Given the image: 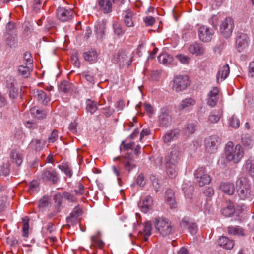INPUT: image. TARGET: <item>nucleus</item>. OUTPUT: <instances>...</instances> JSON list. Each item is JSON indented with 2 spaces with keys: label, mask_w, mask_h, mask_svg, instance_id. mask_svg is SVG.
<instances>
[{
  "label": "nucleus",
  "mask_w": 254,
  "mask_h": 254,
  "mask_svg": "<svg viewBox=\"0 0 254 254\" xmlns=\"http://www.w3.org/2000/svg\"><path fill=\"white\" fill-rule=\"evenodd\" d=\"M244 152L240 144L235 146L231 141H229L225 146L224 154L222 155L218 160V165L222 168H225L228 162L238 163L243 158Z\"/></svg>",
  "instance_id": "obj_1"
},
{
  "label": "nucleus",
  "mask_w": 254,
  "mask_h": 254,
  "mask_svg": "<svg viewBox=\"0 0 254 254\" xmlns=\"http://www.w3.org/2000/svg\"><path fill=\"white\" fill-rule=\"evenodd\" d=\"M237 193L241 200H246L251 196V189L249 179L245 177L239 178L236 182Z\"/></svg>",
  "instance_id": "obj_2"
},
{
  "label": "nucleus",
  "mask_w": 254,
  "mask_h": 254,
  "mask_svg": "<svg viewBox=\"0 0 254 254\" xmlns=\"http://www.w3.org/2000/svg\"><path fill=\"white\" fill-rule=\"evenodd\" d=\"M154 224L155 228L163 236L169 235L172 232V227L170 222L164 218H156Z\"/></svg>",
  "instance_id": "obj_3"
},
{
  "label": "nucleus",
  "mask_w": 254,
  "mask_h": 254,
  "mask_svg": "<svg viewBox=\"0 0 254 254\" xmlns=\"http://www.w3.org/2000/svg\"><path fill=\"white\" fill-rule=\"evenodd\" d=\"M190 84L189 77L187 75H178L174 77L172 89L174 91L180 92L186 90Z\"/></svg>",
  "instance_id": "obj_4"
},
{
  "label": "nucleus",
  "mask_w": 254,
  "mask_h": 254,
  "mask_svg": "<svg viewBox=\"0 0 254 254\" xmlns=\"http://www.w3.org/2000/svg\"><path fill=\"white\" fill-rule=\"evenodd\" d=\"M39 178L45 182H50L53 184L59 181V176L56 170L52 167L44 169L39 176Z\"/></svg>",
  "instance_id": "obj_5"
},
{
  "label": "nucleus",
  "mask_w": 254,
  "mask_h": 254,
  "mask_svg": "<svg viewBox=\"0 0 254 254\" xmlns=\"http://www.w3.org/2000/svg\"><path fill=\"white\" fill-rule=\"evenodd\" d=\"M214 34V29L207 26H201L198 29L199 39L203 42L207 43L211 41Z\"/></svg>",
  "instance_id": "obj_6"
},
{
  "label": "nucleus",
  "mask_w": 254,
  "mask_h": 254,
  "mask_svg": "<svg viewBox=\"0 0 254 254\" xmlns=\"http://www.w3.org/2000/svg\"><path fill=\"white\" fill-rule=\"evenodd\" d=\"M219 144V138L216 135L209 136L205 139L206 150L211 153L216 152Z\"/></svg>",
  "instance_id": "obj_7"
},
{
  "label": "nucleus",
  "mask_w": 254,
  "mask_h": 254,
  "mask_svg": "<svg viewBox=\"0 0 254 254\" xmlns=\"http://www.w3.org/2000/svg\"><path fill=\"white\" fill-rule=\"evenodd\" d=\"M181 157V153L178 146L173 147L165 158L166 164L177 165Z\"/></svg>",
  "instance_id": "obj_8"
},
{
  "label": "nucleus",
  "mask_w": 254,
  "mask_h": 254,
  "mask_svg": "<svg viewBox=\"0 0 254 254\" xmlns=\"http://www.w3.org/2000/svg\"><path fill=\"white\" fill-rule=\"evenodd\" d=\"M194 175L196 181L200 186H203L208 184L211 181L210 176L205 171V168L200 167L195 172Z\"/></svg>",
  "instance_id": "obj_9"
},
{
  "label": "nucleus",
  "mask_w": 254,
  "mask_h": 254,
  "mask_svg": "<svg viewBox=\"0 0 254 254\" xmlns=\"http://www.w3.org/2000/svg\"><path fill=\"white\" fill-rule=\"evenodd\" d=\"M234 26L232 19L230 17L226 18L220 25V32L224 37H229L232 34Z\"/></svg>",
  "instance_id": "obj_10"
},
{
  "label": "nucleus",
  "mask_w": 254,
  "mask_h": 254,
  "mask_svg": "<svg viewBox=\"0 0 254 254\" xmlns=\"http://www.w3.org/2000/svg\"><path fill=\"white\" fill-rule=\"evenodd\" d=\"M249 43V39L246 34L238 33L236 39V48L238 51L241 52L246 49Z\"/></svg>",
  "instance_id": "obj_11"
},
{
  "label": "nucleus",
  "mask_w": 254,
  "mask_h": 254,
  "mask_svg": "<svg viewBox=\"0 0 254 254\" xmlns=\"http://www.w3.org/2000/svg\"><path fill=\"white\" fill-rule=\"evenodd\" d=\"M116 61L120 65L127 66L130 65L132 63L131 57L129 53L126 51H119Z\"/></svg>",
  "instance_id": "obj_12"
},
{
  "label": "nucleus",
  "mask_w": 254,
  "mask_h": 254,
  "mask_svg": "<svg viewBox=\"0 0 254 254\" xmlns=\"http://www.w3.org/2000/svg\"><path fill=\"white\" fill-rule=\"evenodd\" d=\"M96 6L99 11L104 14H109L113 11L111 0H97Z\"/></svg>",
  "instance_id": "obj_13"
},
{
  "label": "nucleus",
  "mask_w": 254,
  "mask_h": 254,
  "mask_svg": "<svg viewBox=\"0 0 254 254\" xmlns=\"http://www.w3.org/2000/svg\"><path fill=\"white\" fill-rule=\"evenodd\" d=\"M73 12L71 9L59 7L57 9L56 15L58 19L62 22L69 21L73 18Z\"/></svg>",
  "instance_id": "obj_14"
},
{
  "label": "nucleus",
  "mask_w": 254,
  "mask_h": 254,
  "mask_svg": "<svg viewBox=\"0 0 254 254\" xmlns=\"http://www.w3.org/2000/svg\"><path fill=\"white\" fill-rule=\"evenodd\" d=\"M172 118L169 110L166 108H161L158 116V123L161 127H167L171 124Z\"/></svg>",
  "instance_id": "obj_15"
},
{
  "label": "nucleus",
  "mask_w": 254,
  "mask_h": 254,
  "mask_svg": "<svg viewBox=\"0 0 254 254\" xmlns=\"http://www.w3.org/2000/svg\"><path fill=\"white\" fill-rule=\"evenodd\" d=\"M188 50L190 53L197 56L203 55L205 51L203 45L197 42H194L190 44Z\"/></svg>",
  "instance_id": "obj_16"
},
{
  "label": "nucleus",
  "mask_w": 254,
  "mask_h": 254,
  "mask_svg": "<svg viewBox=\"0 0 254 254\" xmlns=\"http://www.w3.org/2000/svg\"><path fill=\"white\" fill-rule=\"evenodd\" d=\"M219 89L217 87H214L208 93L206 101L207 104L211 107H214L217 102L218 98Z\"/></svg>",
  "instance_id": "obj_17"
},
{
  "label": "nucleus",
  "mask_w": 254,
  "mask_h": 254,
  "mask_svg": "<svg viewBox=\"0 0 254 254\" xmlns=\"http://www.w3.org/2000/svg\"><path fill=\"white\" fill-rule=\"evenodd\" d=\"M106 22L103 20L98 21L95 26L97 37L99 39H103L105 35Z\"/></svg>",
  "instance_id": "obj_18"
},
{
  "label": "nucleus",
  "mask_w": 254,
  "mask_h": 254,
  "mask_svg": "<svg viewBox=\"0 0 254 254\" xmlns=\"http://www.w3.org/2000/svg\"><path fill=\"white\" fill-rule=\"evenodd\" d=\"M196 101L192 98H185L180 102L178 106L179 110H189L195 105Z\"/></svg>",
  "instance_id": "obj_19"
},
{
  "label": "nucleus",
  "mask_w": 254,
  "mask_h": 254,
  "mask_svg": "<svg viewBox=\"0 0 254 254\" xmlns=\"http://www.w3.org/2000/svg\"><path fill=\"white\" fill-rule=\"evenodd\" d=\"M181 227L184 229H188L191 234H194L196 233L197 226L194 223L190 222L187 218H184L180 222Z\"/></svg>",
  "instance_id": "obj_20"
},
{
  "label": "nucleus",
  "mask_w": 254,
  "mask_h": 254,
  "mask_svg": "<svg viewBox=\"0 0 254 254\" xmlns=\"http://www.w3.org/2000/svg\"><path fill=\"white\" fill-rule=\"evenodd\" d=\"M180 135V130L178 129H174L168 131L163 136V140L165 143H168L175 139H176Z\"/></svg>",
  "instance_id": "obj_21"
},
{
  "label": "nucleus",
  "mask_w": 254,
  "mask_h": 254,
  "mask_svg": "<svg viewBox=\"0 0 254 254\" xmlns=\"http://www.w3.org/2000/svg\"><path fill=\"white\" fill-rule=\"evenodd\" d=\"M218 244L225 249L230 250L234 247V243L228 237L222 236L219 239Z\"/></svg>",
  "instance_id": "obj_22"
},
{
  "label": "nucleus",
  "mask_w": 254,
  "mask_h": 254,
  "mask_svg": "<svg viewBox=\"0 0 254 254\" xmlns=\"http://www.w3.org/2000/svg\"><path fill=\"white\" fill-rule=\"evenodd\" d=\"M230 72L229 66L228 64L223 65L219 70L217 74V80L218 82L225 79L228 76Z\"/></svg>",
  "instance_id": "obj_23"
},
{
  "label": "nucleus",
  "mask_w": 254,
  "mask_h": 254,
  "mask_svg": "<svg viewBox=\"0 0 254 254\" xmlns=\"http://www.w3.org/2000/svg\"><path fill=\"white\" fill-rule=\"evenodd\" d=\"M34 96L36 97L39 102L46 105L50 101L49 97L42 90H37L34 92Z\"/></svg>",
  "instance_id": "obj_24"
},
{
  "label": "nucleus",
  "mask_w": 254,
  "mask_h": 254,
  "mask_svg": "<svg viewBox=\"0 0 254 254\" xmlns=\"http://www.w3.org/2000/svg\"><path fill=\"white\" fill-rule=\"evenodd\" d=\"M134 14L130 10H127L125 11L124 21L125 25L128 27H132L134 25Z\"/></svg>",
  "instance_id": "obj_25"
},
{
  "label": "nucleus",
  "mask_w": 254,
  "mask_h": 254,
  "mask_svg": "<svg viewBox=\"0 0 254 254\" xmlns=\"http://www.w3.org/2000/svg\"><path fill=\"white\" fill-rule=\"evenodd\" d=\"M4 43L10 48L16 47L18 43L17 34L4 35Z\"/></svg>",
  "instance_id": "obj_26"
},
{
  "label": "nucleus",
  "mask_w": 254,
  "mask_h": 254,
  "mask_svg": "<svg viewBox=\"0 0 254 254\" xmlns=\"http://www.w3.org/2000/svg\"><path fill=\"white\" fill-rule=\"evenodd\" d=\"M153 204V200L150 196H146L142 199L141 211L146 213L151 208Z\"/></svg>",
  "instance_id": "obj_27"
},
{
  "label": "nucleus",
  "mask_w": 254,
  "mask_h": 254,
  "mask_svg": "<svg viewBox=\"0 0 254 254\" xmlns=\"http://www.w3.org/2000/svg\"><path fill=\"white\" fill-rule=\"evenodd\" d=\"M220 190L224 193L229 195L234 194L235 187L231 183H222L220 185Z\"/></svg>",
  "instance_id": "obj_28"
},
{
  "label": "nucleus",
  "mask_w": 254,
  "mask_h": 254,
  "mask_svg": "<svg viewBox=\"0 0 254 254\" xmlns=\"http://www.w3.org/2000/svg\"><path fill=\"white\" fill-rule=\"evenodd\" d=\"M158 59L159 62L164 65L171 64L174 61L173 56L166 53L160 55Z\"/></svg>",
  "instance_id": "obj_29"
},
{
  "label": "nucleus",
  "mask_w": 254,
  "mask_h": 254,
  "mask_svg": "<svg viewBox=\"0 0 254 254\" xmlns=\"http://www.w3.org/2000/svg\"><path fill=\"white\" fill-rule=\"evenodd\" d=\"M223 114L222 109L212 111L208 117V121L211 123H217L221 118Z\"/></svg>",
  "instance_id": "obj_30"
},
{
  "label": "nucleus",
  "mask_w": 254,
  "mask_h": 254,
  "mask_svg": "<svg viewBox=\"0 0 254 254\" xmlns=\"http://www.w3.org/2000/svg\"><path fill=\"white\" fill-rule=\"evenodd\" d=\"M143 229L142 232H140L143 236L144 241H147L149 236L151 234L152 225L150 222L147 221L143 223Z\"/></svg>",
  "instance_id": "obj_31"
},
{
  "label": "nucleus",
  "mask_w": 254,
  "mask_h": 254,
  "mask_svg": "<svg viewBox=\"0 0 254 254\" xmlns=\"http://www.w3.org/2000/svg\"><path fill=\"white\" fill-rule=\"evenodd\" d=\"M82 210L78 207H75L72 212L70 213V216L66 218L68 223H73L76 221L77 218L81 215Z\"/></svg>",
  "instance_id": "obj_32"
},
{
  "label": "nucleus",
  "mask_w": 254,
  "mask_h": 254,
  "mask_svg": "<svg viewBox=\"0 0 254 254\" xmlns=\"http://www.w3.org/2000/svg\"><path fill=\"white\" fill-rule=\"evenodd\" d=\"M227 231L229 234L232 235L244 236V230L240 226H230L228 227Z\"/></svg>",
  "instance_id": "obj_33"
},
{
  "label": "nucleus",
  "mask_w": 254,
  "mask_h": 254,
  "mask_svg": "<svg viewBox=\"0 0 254 254\" xmlns=\"http://www.w3.org/2000/svg\"><path fill=\"white\" fill-rule=\"evenodd\" d=\"M197 125L195 123H188L186 124L184 127V133L187 135L192 134L196 130Z\"/></svg>",
  "instance_id": "obj_34"
},
{
  "label": "nucleus",
  "mask_w": 254,
  "mask_h": 254,
  "mask_svg": "<svg viewBox=\"0 0 254 254\" xmlns=\"http://www.w3.org/2000/svg\"><path fill=\"white\" fill-rule=\"evenodd\" d=\"M10 157L13 162L15 163L17 166H20L23 161L22 156L16 150H12L10 153Z\"/></svg>",
  "instance_id": "obj_35"
},
{
  "label": "nucleus",
  "mask_w": 254,
  "mask_h": 254,
  "mask_svg": "<svg viewBox=\"0 0 254 254\" xmlns=\"http://www.w3.org/2000/svg\"><path fill=\"white\" fill-rule=\"evenodd\" d=\"M30 112L32 116L38 119H42L46 116V113L44 111L41 110L36 107H33L30 109Z\"/></svg>",
  "instance_id": "obj_36"
},
{
  "label": "nucleus",
  "mask_w": 254,
  "mask_h": 254,
  "mask_svg": "<svg viewBox=\"0 0 254 254\" xmlns=\"http://www.w3.org/2000/svg\"><path fill=\"white\" fill-rule=\"evenodd\" d=\"M246 168L249 174L254 177V157H250L246 162Z\"/></svg>",
  "instance_id": "obj_37"
},
{
  "label": "nucleus",
  "mask_w": 254,
  "mask_h": 254,
  "mask_svg": "<svg viewBox=\"0 0 254 254\" xmlns=\"http://www.w3.org/2000/svg\"><path fill=\"white\" fill-rule=\"evenodd\" d=\"M167 174L170 178H174L177 174V165L166 164Z\"/></svg>",
  "instance_id": "obj_38"
},
{
  "label": "nucleus",
  "mask_w": 254,
  "mask_h": 254,
  "mask_svg": "<svg viewBox=\"0 0 254 254\" xmlns=\"http://www.w3.org/2000/svg\"><path fill=\"white\" fill-rule=\"evenodd\" d=\"M242 142L245 149H249L253 146L254 142L251 137L247 135H244L242 138Z\"/></svg>",
  "instance_id": "obj_39"
},
{
  "label": "nucleus",
  "mask_w": 254,
  "mask_h": 254,
  "mask_svg": "<svg viewBox=\"0 0 254 254\" xmlns=\"http://www.w3.org/2000/svg\"><path fill=\"white\" fill-rule=\"evenodd\" d=\"M84 59L89 62H95L97 59V52L95 50L88 51L84 53Z\"/></svg>",
  "instance_id": "obj_40"
},
{
  "label": "nucleus",
  "mask_w": 254,
  "mask_h": 254,
  "mask_svg": "<svg viewBox=\"0 0 254 254\" xmlns=\"http://www.w3.org/2000/svg\"><path fill=\"white\" fill-rule=\"evenodd\" d=\"M86 110L87 112L93 114L97 110V103L90 99L86 101Z\"/></svg>",
  "instance_id": "obj_41"
},
{
  "label": "nucleus",
  "mask_w": 254,
  "mask_h": 254,
  "mask_svg": "<svg viewBox=\"0 0 254 254\" xmlns=\"http://www.w3.org/2000/svg\"><path fill=\"white\" fill-rule=\"evenodd\" d=\"M60 170L64 172L65 174L69 177L72 176V171L70 167L67 163H62L58 166Z\"/></svg>",
  "instance_id": "obj_42"
},
{
  "label": "nucleus",
  "mask_w": 254,
  "mask_h": 254,
  "mask_svg": "<svg viewBox=\"0 0 254 254\" xmlns=\"http://www.w3.org/2000/svg\"><path fill=\"white\" fill-rule=\"evenodd\" d=\"M9 97L13 100L17 98L19 96V92L18 87L14 83L11 84V86L9 89Z\"/></svg>",
  "instance_id": "obj_43"
},
{
  "label": "nucleus",
  "mask_w": 254,
  "mask_h": 254,
  "mask_svg": "<svg viewBox=\"0 0 254 254\" xmlns=\"http://www.w3.org/2000/svg\"><path fill=\"white\" fill-rule=\"evenodd\" d=\"M165 198L169 204L173 206L175 204L174 193L171 189H168L166 191Z\"/></svg>",
  "instance_id": "obj_44"
},
{
  "label": "nucleus",
  "mask_w": 254,
  "mask_h": 254,
  "mask_svg": "<svg viewBox=\"0 0 254 254\" xmlns=\"http://www.w3.org/2000/svg\"><path fill=\"white\" fill-rule=\"evenodd\" d=\"M150 179L155 191L158 192L161 187V181L153 175L150 176Z\"/></svg>",
  "instance_id": "obj_45"
},
{
  "label": "nucleus",
  "mask_w": 254,
  "mask_h": 254,
  "mask_svg": "<svg viewBox=\"0 0 254 254\" xmlns=\"http://www.w3.org/2000/svg\"><path fill=\"white\" fill-rule=\"evenodd\" d=\"M228 123L230 127L234 128H237L240 126V121L235 115H232L229 118Z\"/></svg>",
  "instance_id": "obj_46"
},
{
  "label": "nucleus",
  "mask_w": 254,
  "mask_h": 254,
  "mask_svg": "<svg viewBox=\"0 0 254 254\" xmlns=\"http://www.w3.org/2000/svg\"><path fill=\"white\" fill-rule=\"evenodd\" d=\"M222 214L226 217L231 216L235 212V209L232 205L230 204L221 210Z\"/></svg>",
  "instance_id": "obj_47"
},
{
  "label": "nucleus",
  "mask_w": 254,
  "mask_h": 254,
  "mask_svg": "<svg viewBox=\"0 0 254 254\" xmlns=\"http://www.w3.org/2000/svg\"><path fill=\"white\" fill-rule=\"evenodd\" d=\"M30 68L27 66L20 65L18 67V73L24 77H28L30 74Z\"/></svg>",
  "instance_id": "obj_48"
},
{
  "label": "nucleus",
  "mask_w": 254,
  "mask_h": 254,
  "mask_svg": "<svg viewBox=\"0 0 254 254\" xmlns=\"http://www.w3.org/2000/svg\"><path fill=\"white\" fill-rule=\"evenodd\" d=\"M17 34L15 24L14 23L9 22L6 26V33L5 35Z\"/></svg>",
  "instance_id": "obj_49"
},
{
  "label": "nucleus",
  "mask_w": 254,
  "mask_h": 254,
  "mask_svg": "<svg viewBox=\"0 0 254 254\" xmlns=\"http://www.w3.org/2000/svg\"><path fill=\"white\" fill-rule=\"evenodd\" d=\"M113 28L115 34L119 36H122L124 34V31L123 30L120 24L116 21H115L113 23Z\"/></svg>",
  "instance_id": "obj_50"
},
{
  "label": "nucleus",
  "mask_w": 254,
  "mask_h": 254,
  "mask_svg": "<svg viewBox=\"0 0 254 254\" xmlns=\"http://www.w3.org/2000/svg\"><path fill=\"white\" fill-rule=\"evenodd\" d=\"M72 84L67 81H64L60 85V89L65 93L67 92L71 89Z\"/></svg>",
  "instance_id": "obj_51"
},
{
  "label": "nucleus",
  "mask_w": 254,
  "mask_h": 254,
  "mask_svg": "<svg viewBox=\"0 0 254 254\" xmlns=\"http://www.w3.org/2000/svg\"><path fill=\"white\" fill-rule=\"evenodd\" d=\"M30 145L34 147L36 151H39L42 148L43 144L40 140L35 139L31 141Z\"/></svg>",
  "instance_id": "obj_52"
},
{
  "label": "nucleus",
  "mask_w": 254,
  "mask_h": 254,
  "mask_svg": "<svg viewBox=\"0 0 254 254\" xmlns=\"http://www.w3.org/2000/svg\"><path fill=\"white\" fill-rule=\"evenodd\" d=\"M177 59L183 64H188L191 59L190 57L187 55H184L182 54H178L176 56Z\"/></svg>",
  "instance_id": "obj_53"
},
{
  "label": "nucleus",
  "mask_w": 254,
  "mask_h": 254,
  "mask_svg": "<svg viewBox=\"0 0 254 254\" xmlns=\"http://www.w3.org/2000/svg\"><path fill=\"white\" fill-rule=\"evenodd\" d=\"M28 220L25 218H23L22 220L23 222V236L27 237L28 234V229H29V223Z\"/></svg>",
  "instance_id": "obj_54"
},
{
  "label": "nucleus",
  "mask_w": 254,
  "mask_h": 254,
  "mask_svg": "<svg viewBox=\"0 0 254 254\" xmlns=\"http://www.w3.org/2000/svg\"><path fill=\"white\" fill-rule=\"evenodd\" d=\"M62 196L64 199H66V200L71 202L76 201V198L73 194L66 191L64 192L63 193Z\"/></svg>",
  "instance_id": "obj_55"
},
{
  "label": "nucleus",
  "mask_w": 254,
  "mask_h": 254,
  "mask_svg": "<svg viewBox=\"0 0 254 254\" xmlns=\"http://www.w3.org/2000/svg\"><path fill=\"white\" fill-rule=\"evenodd\" d=\"M82 75L85 78L87 81L92 84H94V78L92 73L89 71L84 72L82 73Z\"/></svg>",
  "instance_id": "obj_56"
},
{
  "label": "nucleus",
  "mask_w": 254,
  "mask_h": 254,
  "mask_svg": "<svg viewBox=\"0 0 254 254\" xmlns=\"http://www.w3.org/2000/svg\"><path fill=\"white\" fill-rule=\"evenodd\" d=\"M49 204V199L47 197H43L39 202L38 207L40 209L44 208L48 206Z\"/></svg>",
  "instance_id": "obj_57"
},
{
  "label": "nucleus",
  "mask_w": 254,
  "mask_h": 254,
  "mask_svg": "<svg viewBox=\"0 0 254 254\" xmlns=\"http://www.w3.org/2000/svg\"><path fill=\"white\" fill-rule=\"evenodd\" d=\"M137 184L141 187H143L146 184V181L144 179L143 174H139L137 178Z\"/></svg>",
  "instance_id": "obj_58"
},
{
  "label": "nucleus",
  "mask_w": 254,
  "mask_h": 254,
  "mask_svg": "<svg viewBox=\"0 0 254 254\" xmlns=\"http://www.w3.org/2000/svg\"><path fill=\"white\" fill-rule=\"evenodd\" d=\"M77 126H78V124L76 122V121L75 120L73 122H72L69 125V128L70 130L72 133H73L74 134H77L78 132L77 129Z\"/></svg>",
  "instance_id": "obj_59"
},
{
  "label": "nucleus",
  "mask_w": 254,
  "mask_h": 254,
  "mask_svg": "<svg viewBox=\"0 0 254 254\" xmlns=\"http://www.w3.org/2000/svg\"><path fill=\"white\" fill-rule=\"evenodd\" d=\"M58 138V134L57 130H54L51 132L50 136L49 137L50 142H55Z\"/></svg>",
  "instance_id": "obj_60"
},
{
  "label": "nucleus",
  "mask_w": 254,
  "mask_h": 254,
  "mask_svg": "<svg viewBox=\"0 0 254 254\" xmlns=\"http://www.w3.org/2000/svg\"><path fill=\"white\" fill-rule=\"evenodd\" d=\"M144 21L147 26H152L155 22V19L152 16H147L144 18Z\"/></svg>",
  "instance_id": "obj_61"
},
{
  "label": "nucleus",
  "mask_w": 254,
  "mask_h": 254,
  "mask_svg": "<svg viewBox=\"0 0 254 254\" xmlns=\"http://www.w3.org/2000/svg\"><path fill=\"white\" fill-rule=\"evenodd\" d=\"M25 126L26 127L31 129H34L37 127V123L31 121H27L25 123Z\"/></svg>",
  "instance_id": "obj_62"
},
{
  "label": "nucleus",
  "mask_w": 254,
  "mask_h": 254,
  "mask_svg": "<svg viewBox=\"0 0 254 254\" xmlns=\"http://www.w3.org/2000/svg\"><path fill=\"white\" fill-rule=\"evenodd\" d=\"M79 189L78 190H74V192L75 193L76 195H81L84 194V186L81 184L79 183L78 185Z\"/></svg>",
  "instance_id": "obj_63"
},
{
  "label": "nucleus",
  "mask_w": 254,
  "mask_h": 254,
  "mask_svg": "<svg viewBox=\"0 0 254 254\" xmlns=\"http://www.w3.org/2000/svg\"><path fill=\"white\" fill-rule=\"evenodd\" d=\"M115 107L117 109L118 111H121L125 107V103L123 100H120L116 102Z\"/></svg>",
  "instance_id": "obj_64"
}]
</instances>
